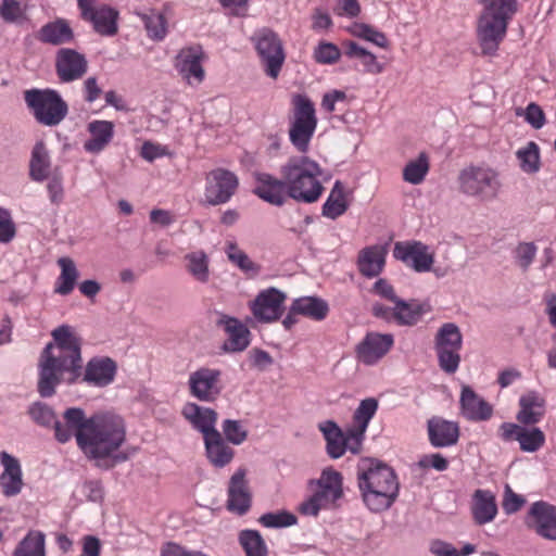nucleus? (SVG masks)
I'll return each mask as SVG.
<instances>
[{
  "instance_id": "f257e3e1",
  "label": "nucleus",
  "mask_w": 556,
  "mask_h": 556,
  "mask_svg": "<svg viewBox=\"0 0 556 556\" xmlns=\"http://www.w3.org/2000/svg\"><path fill=\"white\" fill-rule=\"evenodd\" d=\"M53 341L42 350L38 362L37 389L42 397H50L62 382L78 381L104 388L111 384L117 372V364L108 356H94L83 366L81 339L68 325L55 328Z\"/></svg>"
},
{
  "instance_id": "f03ea898",
  "label": "nucleus",
  "mask_w": 556,
  "mask_h": 556,
  "mask_svg": "<svg viewBox=\"0 0 556 556\" xmlns=\"http://www.w3.org/2000/svg\"><path fill=\"white\" fill-rule=\"evenodd\" d=\"M63 425L56 426V441L68 442L73 435L81 452L89 459H105L119 450L126 441L124 419L113 413H97L86 417L78 407L64 412Z\"/></svg>"
},
{
  "instance_id": "7ed1b4c3",
  "label": "nucleus",
  "mask_w": 556,
  "mask_h": 556,
  "mask_svg": "<svg viewBox=\"0 0 556 556\" xmlns=\"http://www.w3.org/2000/svg\"><path fill=\"white\" fill-rule=\"evenodd\" d=\"M357 482L365 505L383 511L399 496L400 483L393 468L376 458H363L357 465Z\"/></svg>"
},
{
  "instance_id": "20e7f679",
  "label": "nucleus",
  "mask_w": 556,
  "mask_h": 556,
  "mask_svg": "<svg viewBox=\"0 0 556 556\" xmlns=\"http://www.w3.org/2000/svg\"><path fill=\"white\" fill-rule=\"evenodd\" d=\"M321 166L306 155H295L281 165L280 175L287 179L289 197L298 202H317L325 188L319 180Z\"/></svg>"
},
{
  "instance_id": "39448f33",
  "label": "nucleus",
  "mask_w": 556,
  "mask_h": 556,
  "mask_svg": "<svg viewBox=\"0 0 556 556\" xmlns=\"http://www.w3.org/2000/svg\"><path fill=\"white\" fill-rule=\"evenodd\" d=\"M457 186L463 195L482 203L494 201L502 190L500 173L484 163L469 164L460 169Z\"/></svg>"
},
{
  "instance_id": "423d86ee",
  "label": "nucleus",
  "mask_w": 556,
  "mask_h": 556,
  "mask_svg": "<svg viewBox=\"0 0 556 556\" xmlns=\"http://www.w3.org/2000/svg\"><path fill=\"white\" fill-rule=\"evenodd\" d=\"M24 101L36 122L43 126H58L68 114L66 101L54 89L25 90Z\"/></svg>"
},
{
  "instance_id": "0eeeda50",
  "label": "nucleus",
  "mask_w": 556,
  "mask_h": 556,
  "mask_svg": "<svg viewBox=\"0 0 556 556\" xmlns=\"http://www.w3.org/2000/svg\"><path fill=\"white\" fill-rule=\"evenodd\" d=\"M293 117L290 122L289 139L300 153H306L317 127L314 103L303 94L293 98Z\"/></svg>"
},
{
  "instance_id": "6e6552de",
  "label": "nucleus",
  "mask_w": 556,
  "mask_h": 556,
  "mask_svg": "<svg viewBox=\"0 0 556 556\" xmlns=\"http://www.w3.org/2000/svg\"><path fill=\"white\" fill-rule=\"evenodd\" d=\"M463 336L453 323L443 324L434 338V350L440 368L446 374H454L459 367Z\"/></svg>"
},
{
  "instance_id": "1a4fd4ad",
  "label": "nucleus",
  "mask_w": 556,
  "mask_h": 556,
  "mask_svg": "<svg viewBox=\"0 0 556 556\" xmlns=\"http://www.w3.org/2000/svg\"><path fill=\"white\" fill-rule=\"evenodd\" d=\"M239 188L238 176L226 168H214L205 176L204 199L208 205L228 203Z\"/></svg>"
},
{
  "instance_id": "9d476101",
  "label": "nucleus",
  "mask_w": 556,
  "mask_h": 556,
  "mask_svg": "<svg viewBox=\"0 0 556 556\" xmlns=\"http://www.w3.org/2000/svg\"><path fill=\"white\" fill-rule=\"evenodd\" d=\"M189 393L202 402H214L222 393V370L200 367L190 374L188 379Z\"/></svg>"
},
{
  "instance_id": "9b49d317",
  "label": "nucleus",
  "mask_w": 556,
  "mask_h": 556,
  "mask_svg": "<svg viewBox=\"0 0 556 556\" xmlns=\"http://www.w3.org/2000/svg\"><path fill=\"white\" fill-rule=\"evenodd\" d=\"M205 60L206 54L201 46H190L178 52L174 67L189 86H199L205 79Z\"/></svg>"
},
{
  "instance_id": "f8f14e48",
  "label": "nucleus",
  "mask_w": 556,
  "mask_h": 556,
  "mask_svg": "<svg viewBox=\"0 0 556 556\" xmlns=\"http://www.w3.org/2000/svg\"><path fill=\"white\" fill-rule=\"evenodd\" d=\"M497 437L506 443L517 441L520 450L527 453L539 451L546 440L540 428H527L521 424L514 422H503L497 429Z\"/></svg>"
},
{
  "instance_id": "ddd939ff",
  "label": "nucleus",
  "mask_w": 556,
  "mask_h": 556,
  "mask_svg": "<svg viewBox=\"0 0 556 556\" xmlns=\"http://www.w3.org/2000/svg\"><path fill=\"white\" fill-rule=\"evenodd\" d=\"M393 256L417 273L432 268L434 254L420 241H401L394 244Z\"/></svg>"
},
{
  "instance_id": "4468645a",
  "label": "nucleus",
  "mask_w": 556,
  "mask_h": 556,
  "mask_svg": "<svg viewBox=\"0 0 556 556\" xmlns=\"http://www.w3.org/2000/svg\"><path fill=\"white\" fill-rule=\"evenodd\" d=\"M84 20L92 23L97 33L114 35L117 33V10L106 5L97 4L96 0H77Z\"/></svg>"
},
{
  "instance_id": "2eb2a0df",
  "label": "nucleus",
  "mask_w": 556,
  "mask_h": 556,
  "mask_svg": "<svg viewBox=\"0 0 556 556\" xmlns=\"http://www.w3.org/2000/svg\"><path fill=\"white\" fill-rule=\"evenodd\" d=\"M527 527L543 539L556 541V507L539 501L531 505L526 516Z\"/></svg>"
},
{
  "instance_id": "dca6fc26",
  "label": "nucleus",
  "mask_w": 556,
  "mask_h": 556,
  "mask_svg": "<svg viewBox=\"0 0 556 556\" xmlns=\"http://www.w3.org/2000/svg\"><path fill=\"white\" fill-rule=\"evenodd\" d=\"M252 505V491L247 479V470L239 468L230 477L227 488V509L239 516L245 515Z\"/></svg>"
},
{
  "instance_id": "f3484780",
  "label": "nucleus",
  "mask_w": 556,
  "mask_h": 556,
  "mask_svg": "<svg viewBox=\"0 0 556 556\" xmlns=\"http://www.w3.org/2000/svg\"><path fill=\"white\" fill-rule=\"evenodd\" d=\"M287 296L276 288L261 291L251 304L253 316L262 323L278 320L283 314V304Z\"/></svg>"
},
{
  "instance_id": "a211bd4d",
  "label": "nucleus",
  "mask_w": 556,
  "mask_h": 556,
  "mask_svg": "<svg viewBox=\"0 0 556 556\" xmlns=\"http://www.w3.org/2000/svg\"><path fill=\"white\" fill-rule=\"evenodd\" d=\"M253 193L275 206H282L290 198L287 179L268 173L254 174Z\"/></svg>"
},
{
  "instance_id": "6ab92c4d",
  "label": "nucleus",
  "mask_w": 556,
  "mask_h": 556,
  "mask_svg": "<svg viewBox=\"0 0 556 556\" xmlns=\"http://www.w3.org/2000/svg\"><path fill=\"white\" fill-rule=\"evenodd\" d=\"M255 48L265 74L273 79H277L286 59L279 38L256 37Z\"/></svg>"
},
{
  "instance_id": "aec40b11",
  "label": "nucleus",
  "mask_w": 556,
  "mask_h": 556,
  "mask_svg": "<svg viewBox=\"0 0 556 556\" xmlns=\"http://www.w3.org/2000/svg\"><path fill=\"white\" fill-rule=\"evenodd\" d=\"M393 343L392 334L368 332L355 348L356 358L365 365H375L387 355Z\"/></svg>"
},
{
  "instance_id": "412c9836",
  "label": "nucleus",
  "mask_w": 556,
  "mask_h": 556,
  "mask_svg": "<svg viewBox=\"0 0 556 556\" xmlns=\"http://www.w3.org/2000/svg\"><path fill=\"white\" fill-rule=\"evenodd\" d=\"M88 62L81 53L62 48L56 52L55 72L61 83H72L84 77Z\"/></svg>"
},
{
  "instance_id": "4be33fe9",
  "label": "nucleus",
  "mask_w": 556,
  "mask_h": 556,
  "mask_svg": "<svg viewBox=\"0 0 556 556\" xmlns=\"http://www.w3.org/2000/svg\"><path fill=\"white\" fill-rule=\"evenodd\" d=\"M319 430L323 432L327 442V453L331 458H340L346 450L352 453H358L362 447V443L355 446V441L351 438V430L348 429L345 433L339 428V426L328 420L319 425Z\"/></svg>"
},
{
  "instance_id": "5701e85b",
  "label": "nucleus",
  "mask_w": 556,
  "mask_h": 556,
  "mask_svg": "<svg viewBox=\"0 0 556 556\" xmlns=\"http://www.w3.org/2000/svg\"><path fill=\"white\" fill-rule=\"evenodd\" d=\"M0 464L3 467L0 473V488L5 497L17 496L24 486L23 469L20 460L5 451L0 453Z\"/></svg>"
},
{
  "instance_id": "b1692460",
  "label": "nucleus",
  "mask_w": 556,
  "mask_h": 556,
  "mask_svg": "<svg viewBox=\"0 0 556 556\" xmlns=\"http://www.w3.org/2000/svg\"><path fill=\"white\" fill-rule=\"evenodd\" d=\"M216 326L222 327L228 336L223 345L224 351L230 353L242 352L249 346L250 330L238 318L220 313Z\"/></svg>"
},
{
  "instance_id": "393cba45",
  "label": "nucleus",
  "mask_w": 556,
  "mask_h": 556,
  "mask_svg": "<svg viewBox=\"0 0 556 556\" xmlns=\"http://www.w3.org/2000/svg\"><path fill=\"white\" fill-rule=\"evenodd\" d=\"M181 415L195 430L203 434V439L213 435L214 432H219L216 429L218 414L213 408L189 402L184 405Z\"/></svg>"
},
{
  "instance_id": "a878e982",
  "label": "nucleus",
  "mask_w": 556,
  "mask_h": 556,
  "mask_svg": "<svg viewBox=\"0 0 556 556\" xmlns=\"http://www.w3.org/2000/svg\"><path fill=\"white\" fill-rule=\"evenodd\" d=\"M460 412L469 421H486L493 415V407L479 396L472 388L464 386L460 392Z\"/></svg>"
},
{
  "instance_id": "bb28decb",
  "label": "nucleus",
  "mask_w": 556,
  "mask_h": 556,
  "mask_svg": "<svg viewBox=\"0 0 556 556\" xmlns=\"http://www.w3.org/2000/svg\"><path fill=\"white\" fill-rule=\"evenodd\" d=\"M429 442L434 447H448L455 445L459 438L457 422L432 417L427 422Z\"/></svg>"
},
{
  "instance_id": "cd10ccee",
  "label": "nucleus",
  "mask_w": 556,
  "mask_h": 556,
  "mask_svg": "<svg viewBox=\"0 0 556 556\" xmlns=\"http://www.w3.org/2000/svg\"><path fill=\"white\" fill-rule=\"evenodd\" d=\"M545 414V400L535 391L527 392L519 399L516 419L523 426H532L542 420Z\"/></svg>"
},
{
  "instance_id": "c85d7f7f",
  "label": "nucleus",
  "mask_w": 556,
  "mask_h": 556,
  "mask_svg": "<svg viewBox=\"0 0 556 556\" xmlns=\"http://www.w3.org/2000/svg\"><path fill=\"white\" fill-rule=\"evenodd\" d=\"M378 407L379 402L377 399L367 397L362 400L355 409L352 426L349 428L351 430V438L355 441V446L363 442L368 425L376 415Z\"/></svg>"
},
{
  "instance_id": "c756f323",
  "label": "nucleus",
  "mask_w": 556,
  "mask_h": 556,
  "mask_svg": "<svg viewBox=\"0 0 556 556\" xmlns=\"http://www.w3.org/2000/svg\"><path fill=\"white\" fill-rule=\"evenodd\" d=\"M203 441L205 455L214 467L223 468L232 462L235 450L223 438L220 432H214L213 435L204 438Z\"/></svg>"
},
{
  "instance_id": "7c9ffc66",
  "label": "nucleus",
  "mask_w": 556,
  "mask_h": 556,
  "mask_svg": "<svg viewBox=\"0 0 556 556\" xmlns=\"http://www.w3.org/2000/svg\"><path fill=\"white\" fill-rule=\"evenodd\" d=\"M90 138L85 141L84 149L89 153H100L114 137V124L110 121L96 119L87 126Z\"/></svg>"
},
{
  "instance_id": "2f4dec72",
  "label": "nucleus",
  "mask_w": 556,
  "mask_h": 556,
  "mask_svg": "<svg viewBox=\"0 0 556 556\" xmlns=\"http://www.w3.org/2000/svg\"><path fill=\"white\" fill-rule=\"evenodd\" d=\"M471 513L477 525H485L497 515L495 495L490 490H476L472 496Z\"/></svg>"
},
{
  "instance_id": "473e14b6",
  "label": "nucleus",
  "mask_w": 556,
  "mask_h": 556,
  "mask_svg": "<svg viewBox=\"0 0 556 556\" xmlns=\"http://www.w3.org/2000/svg\"><path fill=\"white\" fill-rule=\"evenodd\" d=\"M386 251L379 245L363 249L358 255V268L366 277L378 276L384 266Z\"/></svg>"
},
{
  "instance_id": "72a5a7b5",
  "label": "nucleus",
  "mask_w": 556,
  "mask_h": 556,
  "mask_svg": "<svg viewBox=\"0 0 556 556\" xmlns=\"http://www.w3.org/2000/svg\"><path fill=\"white\" fill-rule=\"evenodd\" d=\"M51 160L43 141H38L31 150L29 161V177L34 181L41 182L50 175Z\"/></svg>"
},
{
  "instance_id": "f704fd0d",
  "label": "nucleus",
  "mask_w": 556,
  "mask_h": 556,
  "mask_svg": "<svg viewBox=\"0 0 556 556\" xmlns=\"http://www.w3.org/2000/svg\"><path fill=\"white\" fill-rule=\"evenodd\" d=\"M515 13L484 10L478 21L479 35H504Z\"/></svg>"
},
{
  "instance_id": "c9c22d12",
  "label": "nucleus",
  "mask_w": 556,
  "mask_h": 556,
  "mask_svg": "<svg viewBox=\"0 0 556 556\" xmlns=\"http://www.w3.org/2000/svg\"><path fill=\"white\" fill-rule=\"evenodd\" d=\"M349 208V203L346 200L345 188L344 185L337 180L333 184V187L321 207L323 216L337 219L342 216Z\"/></svg>"
},
{
  "instance_id": "e433bc0d",
  "label": "nucleus",
  "mask_w": 556,
  "mask_h": 556,
  "mask_svg": "<svg viewBox=\"0 0 556 556\" xmlns=\"http://www.w3.org/2000/svg\"><path fill=\"white\" fill-rule=\"evenodd\" d=\"M426 309L417 300L404 301L399 299L392 307V318L399 325L413 326L418 323Z\"/></svg>"
},
{
  "instance_id": "4c0bfd02",
  "label": "nucleus",
  "mask_w": 556,
  "mask_h": 556,
  "mask_svg": "<svg viewBox=\"0 0 556 556\" xmlns=\"http://www.w3.org/2000/svg\"><path fill=\"white\" fill-rule=\"evenodd\" d=\"M345 54L351 59H357L364 66V71L369 74H381L386 66L378 60L375 54L366 47H362L353 41H349L345 49Z\"/></svg>"
},
{
  "instance_id": "58836bf2",
  "label": "nucleus",
  "mask_w": 556,
  "mask_h": 556,
  "mask_svg": "<svg viewBox=\"0 0 556 556\" xmlns=\"http://www.w3.org/2000/svg\"><path fill=\"white\" fill-rule=\"evenodd\" d=\"M312 494L304 500L298 507V511L303 516L316 517L321 509H329L337 506V503L325 493L319 486H309Z\"/></svg>"
},
{
  "instance_id": "ea45409f",
  "label": "nucleus",
  "mask_w": 556,
  "mask_h": 556,
  "mask_svg": "<svg viewBox=\"0 0 556 556\" xmlns=\"http://www.w3.org/2000/svg\"><path fill=\"white\" fill-rule=\"evenodd\" d=\"M58 265L61 273L56 279L54 291L61 295H67L74 290L79 273L74 261L70 257H60Z\"/></svg>"
},
{
  "instance_id": "a19ab883",
  "label": "nucleus",
  "mask_w": 556,
  "mask_h": 556,
  "mask_svg": "<svg viewBox=\"0 0 556 556\" xmlns=\"http://www.w3.org/2000/svg\"><path fill=\"white\" fill-rule=\"evenodd\" d=\"M13 556H47L46 535L39 530H30L17 544Z\"/></svg>"
},
{
  "instance_id": "79ce46f5",
  "label": "nucleus",
  "mask_w": 556,
  "mask_h": 556,
  "mask_svg": "<svg viewBox=\"0 0 556 556\" xmlns=\"http://www.w3.org/2000/svg\"><path fill=\"white\" fill-rule=\"evenodd\" d=\"M328 311V304L324 300L314 296L300 298L292 303V313H299L314 320H323Z\"/></svg>"
},
{
  "instance_id": "37998d69",
  "label": "nucleus",
  "mask_w": 556,
  "mask_h": 556,
  "mask_svg": "<svg viewBox=\"0 0 556 556\" xmlns=\"http://www.w3.org/2000/svg\"><path fill=\"white\" fill-rule=\"evenodd\" d=\"M186 269L198 282L206 283L210 279V258L202 251H193L185 255Z\"/></svg>"
},
{
  "instance_id": "c03bdc74",
  "label": "nucleus",
  "mask_w": 556,
  "mask_h": 556,
  "mask_svg": "<svg viewBox=\"0 0 556 556\" xmlns=\"http://www.w3.org/2000/svg\"><path fill=\"white\" fill-rule=\"evenodd\" d=\"M309 486H319L336 503L343 496L342 476L333 469L323 470L317 480L309 482Z\"/></svg>"
},
{
  "instance_id": "a18cd8bd",
  "label": "nucleus",
  "mask_w": 556,
  "mask_h": 556,
  "mask_svg": "<svg viewBox=\"0 0 556 556\" xmlns=\"http://www.w3.org/2000/svg\"><path fill=\"white\" fill-rule=\"evenodd\" d=\"M430 169L427 153H419L418 157L409 161L403 169V179L412 185L421 184Z\"/></svg>"
},
{
  "instance_id": "49530a36",
  "label": "nucleus",
  "mask_w": 556,
  "mask_h": 556,
  "mask_svg": "<svg viewBox=\"0 0 556 556\" xmlns=\"http://www.w3.org/2000/svg\"><path fill=\"white\" fill-rule=\"evenodd\" d=\"M239 542L247 556H267V547L256 530H243L239 534Z\"/></svg>"
},
{
  "instance_id": "de8ad7c7",
  "label": "nucleus",
  "mask_w": 556,
  "mask_h": 556,
  "mask_svg": "<svg viewBox=\"0 0 556 556\" xmlns=\"http://www.w3.org/2000/svg\"><path fill=\"white\" fill-rule=\"evenodd\" d=\"M520 163V168L527 174H534L540 169V149L534 141H530L526 147L516 152Z\"/></svg>"
},
{
  "instance_id": "09e8293b",
  "label": "nucleus",
  "mask_w": 556,
  "mask_h": 556,
  "mask_svg": "<svg viewBox=\"0 0 556 556\" xmlns=\"http://www.w3.org/2000/svg\"><path fill=\"white\" fill-rule=\"evenodd\" d=\"M545 313L549 325L555 330L552 336L553 346L546 354L547 366L556 370V293H552L545 298Z\"/></svg>"
},
{
  "instance_id": "8fccbe9b",
  "label": "nucleus",
  "mask_w": 556,
  "mask_h": 556,
  "mask_svg": "<svg viewBox=\"0 0 556 556\" xmlns=\"http://www.w3.org/2000/svg\"><path fill=\"white\" fill-rule=\"evenodd\" d=\"M29 415L34 421L41 426H53L54 437L56 438V426L63 425L66 427L65 420L60 421L56 419L54 412L43 403H35L29 408Z\"/></svg>"
},
{
  "instance_id": "3c124183",
  "label": "nucleus",
  "mask_w": 556,
  "mask_h": 556,
  "mask_svg": "<svg viewBox=\"0 0 556 556\" xmlns=\"http://www.w3.org/2000/svg\"><path fill=\"white\" fill-rule=\"evenodd\" d=\"M226 253L231 263L245 273L257 274L260 267L233 242L227 243Z\"/></svg>"
},
{
  "instance_id": "603ef678",
  "label": "nucleus",
  "mask_w": 556,
  "mask_h": 556,
  "mask_svg": "<svg viewBox=\"0 0 556 556\" xmlns=\"http://www.w3.org/2000/svg\"><path fill=\"white\" fill-rule=\"evenodd\" d=\"M258 521L266 528H285L294 526L298 519L293 514L281 510L264 514L260 517Z\"/></svg>"
},
{
  "instance_id": "864d4df0",
  "label": "nucleus",
  "mask_w": 556,
  "mask_h": 556,
  "mask_svg": "<svg viewBox=\"0 0 556 556\" xmlns=\"http://www.w3.org/2000/svg\"><path fill=\"white\" fill-rule=\"evenodd\" d=\"M223 433L226 440L235 445L243 443L248 437V432L240 421L231 419H226L223 422Z\"/></svg>"
},
{
  "instance_id": "5fc2aeb1",
  "label": "nucleus",
  "mask_w": 556,
  "mask_h": 556,
  "mask_svg": "<svg viewBox=\"0 0 556 556\" xmlns=\"http://www.w3.org/2000/svg\"><path fill=\"white\" fill-rule=\"evenodd\" d=\"M340 55L339 48L329 42H320L314 52L316 62L320 64H333L340 59Z\"/></svg>"
},
{
  "instance_id": "6e6d98bb",
  "label": "nucleus",
  "mask_w": 556,
  "mask_h": 556,
  "mask_svg": "<svg viewBox=\"0 0 556 556\" xmlns=\"http://www.w3.org/2000/svg\"><path fill=\"white\" fill-rule=\"evenodd\" d=\"M144 23L146 30L151 35H162L166 33L165 17L155 11H150L147 14H138Z\"/></svg>"
},
{
  "instance_id": "4d7b16f0",
  "label": "nucleus",
  "mask_w": 556,
  "mask_h": 556,
  "mask_svg": "<svg viewBox=\"0 0 556 556\" xmlns=\"http://www.w3.org/2000/svg\"><path fill=\"white\" fill-rule=\"evenodd\" d=\"M525 504V497L522 495L515 493L513 489L508 484H506L502 501V507L505 514H515L519 511Z\"/></svg>"
},
{
  "instance_id": "13d9d810",
  "label": "nucleus",
  "mask_w": 556,
  "mask_h": 556,
  "mask_svg": "<svg viewBox=\"0 0 556 556\" xmlns=\"http://www.w3.org/2000/svg\"><path fill=\"white\" fill-rule=\"evenodd\" d=\"M16 235V227L8 210L0 207V242L9 243Z\"/></svg>"
},
{
  "instance_id": "bf43d9fd",
  "label": "nucleus",
  "mask_w": 556,
  "mask_h": 556,
  "mask_svg": "<svg viewBox=\"0 0 556 556\" xmlns=\"http://www.w3.org/2000/svg\"><path fill=\"white\" fill-rule=\"evenodd\" d=\"M536 255V247L532 242L520 243L516 249V258L519 266L527 269Z\"/></svg>"
},
{
  "instance_id": "052dcab7",
  "label": "nucleus",
  "mask_w": 556,
  "mask_h": 556,
  "mask_svg": "<svg viewBox=\"0 0 556 556\" xmlns=\"http://www.w3.org/2000/svg\"><path fill=\"white\" fill-rule=\"evenodd\" d=\"M502 37H478V43L473 52L480 55H494L498 49Z\"/></svg>"
},
{
  "instance_id": "680f3d73",
  "label": "nucleus",
  "mask_w": 556,
  "mask_h": 556,
  "mask_svg": "<svg viewBox=\"0 0 556 556\" xmlns=\"http://www.w3.org/2000/svg\"><path fill=\"white\" fill-rule=\"evenodd\" d=\"M484 5L485 10L501 11L507 13H516L518 10L517 0H476Z\"/></svg>"
},
{
  "instance_id": "e2e57ef3",
  "label": "nucleus",
  "mask_w": 556,
  "mask_h": 556,
  "mask_svg": "<svg viewBox=\"0 0 556 556\" xmlns=\"http://www.w3.org/2000/svg\"><path fill=\"white\" fill-rule=\"evenodd\" d=\"M418 466L422 469L433 468L438 471H444L448 468V462L441 454L425 455L419 459Z\"/></svg>"
},
{
  "instance_id": "0e129e2a",
  "label": "nucleus",
  "mask_w": 556,
  "mask_h": 556,
  "mask_svg": "<svg viewBox=\"0 0 556 556\" xmlns=\"http://www.w3.org/2000/svg\"><path fill=\"white\" fill-rule=\"evenodd\" d=\"M526 121L535 129H540L545 124V114L536 103H530L526 109Z\"/></svg>"
},
{
  "instance_id": "69168bd1",
  "label": "nucleus",
  "mask_w": 556,
  "mask_h": 556,
  "mask_svg": "<svg viewBox=\"0 0 556 556\" xmlns=\"http://www.w3.org/2000/svg\"><path fill=\"white\" fill-rule=\"evenodd\" d=\"M374 293L392 302L393 304L399 301V296L395 293L393 286L386 279H378L372 288Z\"/></svg>"
},
{
  "instance_id": "338daca9",
  "label": "nucleus",
  "mask_w": 556,
  "mask_h": 556,
  "mask_svg": "<svg viewBox=\"0 0 556 556\" xmlns=\"http://www.w3.org/2000/svg\"><path fill=\"white\" fill-rule=\"evenodd\" d=\"M47 190L49 194V199L52 204L60 205L64 200V188L62 184L61 177H52L48 185Z\"/></svg>"
},
{
  "instance_id": "774afa93",
  "label": "nucleus",
  "mask_w": 556,
  "mask_h": 556,
  "mask_svg": "<svg viewBox=\"0 0 556 556\" xmlns=\"http://www.w3.org/2000/svg\"><path fill=\"white\" fill-rule=\"evenodd\" d=\"M41 35H73V29L66 20L58 18L45 25L41 29Z\"/></svg>"
}]
</instances>
